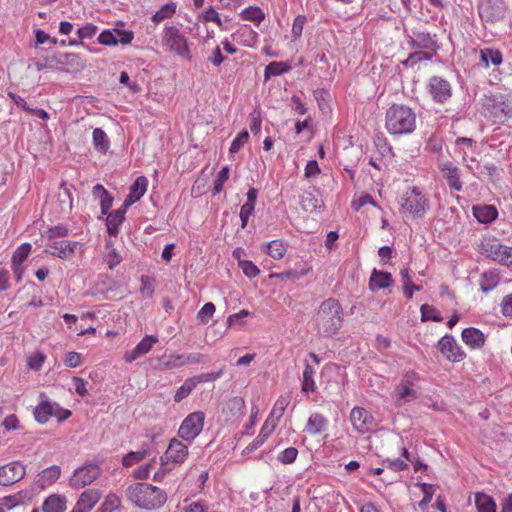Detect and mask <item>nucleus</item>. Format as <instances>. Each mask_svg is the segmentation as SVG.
I'll return each instance as SVG.
<instances>
[{
    "mask_svg": "<svg viewBox=\"0 0 512 512\" xmlns=\"http://www.w3.org/2000/svg\"><path fill=\"white\" fill-rule=\"evenodd\" d=\"M306 273H307L306 271L298 272V271L289 270V271H285V272H281V273H273L270 275V277L278 278L281 280L296 281V280H299L304 275H306Z\"/></svg>",
    "mask_w": 512,
    "mask_h": 512,
    "instance_id": "59",
    "label": "nucleus"
},
{
    "mask_svg": "<svg viewBox=\"0 0 512 512\" xmlns=\"http://www.w3.org/2000/svg\"><path fill=\"white\" fill-rule=\"evenodd\" d=\"M427 88L432 99L440 104L446 103L452 96L451 84L440 76H432Z\"/></svg>",
    "mask_w": 512,
    "mask_h": 512,
    "instance_id": "13",
    "label": "nucleus"
},
{
    "mask_svg": "<svg viewBox=\"0 0 512 512\" xmlns=\"http://www.w3.org/2000/svg\"><path fill=\"white\" fill-rule=\"evenodd\" d=\"M328 419L320 413H312L305 425L304 432L310 435H318L327 430Z\"/></svg>",
    "mask_w": 512,
    "mask_h": 512,
    "instance_id": "26",
    "label": "nucleus"
},
{
    "mask_svg": "<svg viewBox=\"0 0 512 512\" xmlns=\"http://www.w3.org/2000/svg\"><path fill=\"white\" fill-rule=\"evenodd\" d=\"M298 450L295 447H288L277 456V460L283 464H291L295 461Z\"/></svg>",
    "mask_w": 512,
    "mask_h": 512,
    "instance_id": "56",
    "label": "nucleus"
},
{
    "mask_svg": "<svg viewBox=\"0 0 512 512\" xmlns=\"http://www.w3.org/2000/svg\"><path fill=\"white\" fill-rule=\"evenodd\" d=\"M205 356L200 353L177 354L175 360H178L179 366L198 364L204 361Z\"/></svg>",
    "mask_w": 512,
    "mask_h": 512,
    "instance_id": "52",
    "label": "nucleus"
},
{
    "mask_svg": "<svg viewBox=\"0 0 512 512\" xmlns=\"http://www.w3.org/2000/svg\"><path fill=\"white\" fill-rule=\"evenodd\" d=\"M239 267L242 269L243 273L249 278H254L260 273L259 268L252 261L249 260H240Z\"/></svg>",
    "mask_w": 512,
    "mask_h": 512,
    "instance_id": "60",
    "label": "nucleus"
},
{
    "mask_svg": "<svg viewBox=\"0 0 512 512\" xmlns=\"http://www.w3.org/2000/svg\"><path fill=\"white\" fill-rule=\"evenodd\" d=\"M67 499L63 495L52 494L48 496L43 504V512H65Z\"/></svg>",
    "mask_w": 512,
    "mask_h": 512,
    "instance_id": "33",
    "label": "nucleus"
},
{
    "mask_svg": "<svg viewBox=\"0 0 512 512\" xmlns=\"http://www.w3.org/2000/svg\"><path fill=\"white\" fill-rule=\"evenodd\" d=\"M417 379L418 376L414 371L407 372L403 376L400 384L395 389L397 405H402L403 403L410 402L417 398V393L413 389L414 382Z\"/></svg>",
    "mask_w": 512,
    "mask_h": 512,
    "instance_id": "14",
    "label": "nucleus"
},
{
    "mask_svg": "<svg viewBox=\"0 0 512 512\" xmlns=\"http://www.w3.org/2000/svg\"><path fill=\"white\" fill-rule=\"evenodd\" d=\"M350 421L354 429L360 433H367L375 427L374 417L362 407H354L351 410Z\"/></svg>",
    "mask_w": 512,
    "mask_h": 512,
    "instance_id": "18",
    "label": "nucleus"
},
{
    "mask_svg": "<svg viewBox=\"0 0 512 512\" xmlns=\"http://www.w3.org/2000/svg\"><path fill=\"white\" fill-rule=\"evenodd\" d=\"M197 381L195 377H190L184 381V383L177 389L174 395V401L179 403L195 389Z\"/></svg>",
    "mask_w": 512,
    "mask_h": 512,
    "instance_id": "43",
    "label": "nucleus"
},
{
    "mask_svg": "<svg viewBox=\"0 0 512 512\" xmlns=\"http://www.w3.org/2000/svg\"><path fill=\"white\" fill-rule=\"evenodd\" d=\"M291 402V395L285 394L281 395L275 402L273 409L270 412V415L267 419H269V424L271 425L272 422H276V425L278 424L279 420L284 415V412Z\"/></svg>",
    "mask_w": 512,
    "mask_h": 512,
    "instance_id": "34",
    "label": "nucleus"
},
{
    "mask_svg": "<svg viewBox=\"0 0 512 512\" xmlns=\"http://www.w3.org/2000/svg\"><path fill=\"white\" fill-rule=\"evenodd\" d=\"M484 107L494 122H504L512 117L511 102L502 94L486 96Z\"/></svg>",
    "mask_w": 512,
    "mask_h": 512,
    "instance_id": "6",
    "label": "nucleus"
},
{
    "mask_svg": "<svg viewBox=\"0 0 512 512\" xmlns=\"http://www.w3.org/2000/svg\"><path fill=\"white\" fill-rule=\"evenodd\" d=\"M64 365L69 368H76L82 363V356L78 352H68L63 360Z\"/></svg>",
    "mask_w": 512,
    "mask_h": 512,
    "instance_id": "62",
    "label": "nucleus"
},
{
    "mask_svg": "<svg viewBox=\"0 0 512 512\" xmlns=\"http://www.w3.org/2000/svg\"><path fill=\"white\" fill-rule=\"evenodd\" d=\"M68 235V228L65 225H57L51 228H48L43 236L49 240H53L57 237H65Z\"/></svg>",
    "mask_w": 512,
    "mask_h": 512,
    "instance_id": "57",
    "label": "nucleus"
},
{
    "mask_svg": "<svg viewBox=\"0 0 512 512\" xmlns=\"http://www.w3.org/2000/svg\"><path fill=\"white\" fill-rule=\"evenodd\" d=\"M101 498L99 489H88L82 492L71 512H90Z\"/></svg>",
    "mask_w": 512,
    "mask_h": 512,
    "instance_id": "20",
    "label": "nucleus"
},
{
    "mask_svg": "<svg viewBox=\"0 0 512 512\" xmlns=\"http://www.w3.org/2000/svg\"><path fill=\"white\" fill-rule=\"evenodd\" d=\"M120 504V498L116 494L110 493L106 496L104 502L96 512H113Z\"/></svg>",
    "mask_w": 512,
    "mask_h": 512,
    "instance_id": "51",
    "label": "nucleus"
},
{
    "mask_svg": "<svg viewBox=\"0 0 512 512\" xmlns=\"http://www.w3.org/2000/svg\"><path fill=\"white\" fill-rule=\"evenodd\" d=\"M475 505L478 512H496L494 499L485 493H476Z\"/></svg>",
    "mask_w": 512,
    "mask_h": 512,
    "instance_id": "39",
    "label": "nucleus"
},
{
    "mask_svg": "<svg viewBox=\"0 0 512 512\" xmlns=\"http://www.w3.org/2000/svg\"><path fill=\"white\" fill-rule=\"evenodd\" d=\"M300 204L303 210L307 212H315L323 207V200L318 189L306 190L302 193Z\"/></svg>",
    "mask_w": 512,
    "mask_h": 512,
    "instance_id": "22",
    "label": "nucleus"
},
{
    "mask_svg": "<svg viewBox=\"0 0 512 512\" xmlns=\"http://www.w3.org/2000/svg\"><path fill=\"white\" fill-rule=\"evenodd\" d=\"M437 347L441 354L451 362H459L466 357L465 352L458 345L456 339L450 334L444 335L438 341Z\"/></svg>",
    "mask_w": 512,
    "mask_h": 512,
    "instance_id": "15",
    "label": "nucleus"
},
{
    "mask_svg": "<svg viewBox=\"0 0 512 512\" xmlns=\"http://www.w3.org/2000/svg\"><path fill=\"white\" fill-rule=\"evenodd\" d=\"M162 45L171 53L191 61L192 55L187 37L176 26L165 25L162 32Z\"/></svg>",
    "mask_w": 512,
    "mask_h": 512,
    "instance_id": "5",
    "label": "nucleus"
},
{
    "mask_svg": "<svg viewBox=\"0 0 512 512\" xmlns=\"http://www.w3.org/2000/svg\"><path fill=\"white\" fill-rule=\"evenodd\" d=\"M481 251L487 257L502 264L512 263V247L504 246L496 239H487L481 244Z\"/></svg>",
    "mask_w": 512,
    "mask_h": 512,
    "instance_id": "9",
    "label": "nucleus"
},
{
    "mask_svg": "<svg viewBox=\"0 0 512 512\" xmlns=\"http://www.w3.org/2000/svg\"><path fill=\"white\" fill-rule=\"evenodd\" d=\"M275 427L276 422H272L270 425L269 419H266L258 436L244 449L243 453H251L254 450L261 447L264 444V442L269 438L270 434L273 432Z\"/></svg>",
    "mask_w": 512,
    "mask_h": 512,
    "instance_id": "30",
    "label": "nucleus"
},
{
    "mask_svg": "<svg viewBox=\"0 0 512 512\" xmlns=\"http://www.w3.org/2000/svg\"><path fill=\"white\" fill-rule=\"evenodd\" d=\"M267 253L274 259H281L286 253V246L280 240H273L267 245Z\"/></svg>",
    "mask_w": 512,
    "mask_h": 512,
    "instance_id": "49",
    "label": "nucleus"
},
{
    "mask_svg": "<svg viewBox=\"0 0 512 512\" xmlns=\"http://www.w3.org/2000/svg\"><path fill=\"white\" fill-rule=\"evenodd\" d=\"M78 246H80V243L76 241L56 240L48 244L49 249H46L45 252L54 257L68 260L74 256Z\"/></svg>",
    "mask_w": 512,
    "mask_h": 512,
    "instance_id": "19",
    "label": "nucleus"
},
{
    "mask_svg": "<svg viewBox=\"0 0 512 512\" xmlns=\"http://www.w3.org/2000/svg\"><path fill=\"white\" fill-rule=\"evenodd\" d=\"M150 454V445L143 444L141 450L131 451L126 454L122 459V465L124 467H131L132 465L142 461L146 456Z\"/></svg>",
    "mask_w": 512,
    "mask_h": 512,
    "instance_id": "35",
    "label": "nucleus"
},
{
    "mask_svg": "<svg viewBox=\"0 0 512 512\" xmlns=\"http://www.w3.org/2000/svg\"><path fill=\"white\" fill-rule=\"evenodd\" d=\"M61 475V468L57 465H52L39 472L36 476V484L38 487L44 489L47 486L55 483Z\"/></svg>",
    "mask_w": 512,
    "mask_h": 512,
    "instance_id": "29",
    "label": "nucleus"
},
{
    "mask_svg": "<svg viewBox=\"0 0 512 512\" xmlns=\"http://www.w3.org/2000/svg\"><path fill=\"white\" fill-rule=\"evenodd\" d=\"M480 59L484 63L485 67H488L490 63L498 66L503 60L502 54L499 50L490 48L480 50Z\"/></svg>",
    "mask_w": 512,
    "mask_h": 512,
    "instance_id": "41",
    "label": "nucleus"
},
{
    "mask_svg": "<svg viewBox=\"0 0 512 512\" xmlns=\"http://www.w3.org/2000/svg\"><path fill=\"white\" fill-rule=\"evenodd\" d=\"M421 488H422V492H423L424 496L418 505H419V508L423 510L431 502L434 492H435V489L432 484H428V483L421 484Z\"/></svg>",
    "mask_w": 512,
    "mask_h": 512,
    "instance_id": "55",
    "label": "nucleus"
},
{
    "mask_svg": "<svg viewBox=\"0 0 512 512\" xmlns=\"http://www.w3.org/2000/svg\"><path fill=\"white\" fill-rule=\"evenodd\" d=\"M461 337L463 342L472 349H479L485 344L484 333L475 327L465 328L462 331Z\"/></svg>",
    "mask_w": 512,
    "mask_h": 512,
    "instance_id": "28",
    "label": "nucleus"
},
{
    "mask_svg": "<svg viewBox=\"0 0 512 512\" xmlns=\"http://www.w3.org/2000/svg\"><path fill=\"white\" fill-rule=\"evenodd\" d=\"M129 207L125 206L123 202L121 208L117 209L114 213L107 214L106 226L107 232L110 236H117L119 233V227L125 220V214Z\"/></svg>",
    "mask_w": 512,
    "mask_h": 512,
    "instance_id": "25",
    "label": "nucleus"
},
{
    "mask_svg": "<svg viewBox=\"0 0 512 512\" xmlns=\"http://www.w3.org/2000/svg\"><path fill=\"white\" fill-rule=\"evenodd\" d=\"M343 308L335 298L324 300L315 314V326L321 337L336 335L343 324Z\"/></svg>",
    "mask_w": 512,
    "mask_h": 512,
    "instance_id": "1",
    "label": "nucleus"
},
{
    "mask_svg": "<svg viewBox=\"0 0 512 512\" xmlns=\"http://www.w3.org/2000/svg\"><path fill=\"white\" fill-rule=\"evenodd\" d=\"M158 342V338L154 335H146L134 349L128 351L124 355V360L127 363H132L136 359L147 354L153 347L154 344Z\"/></svg>",
    "mask_w": 512,
    "mask_h": 512,
    "instance_id": "21",
    "label": "nucleus"
},
{
    "mask_svg": "<svg viewBox=\"0 0 512 512\" xmlns=\"http://www.w3.org/2000/svg\"><path fill=\"white\" fill-rule=\"evenodd\" d=\"M205 414L201 411L190 413L181 423L178 435L186 441H193L202 431Z\"/></svg>",
    "mask_w": 512,
    "mask_h": 512,
    "instance_id": "8",
    "label": "nucleus"
},
{
    "mask_svg": "<svg viewBox=\"0 0 512 512\" xmlns=\"http://www.w3.org/2000/svg\"><path fill=\"white\" fill-rule=\"evenodd\" d=\"M27 496L25 492H19L15 495L6 496L2 499V508L5 510H10L17 505H20L24 502V498Z\"/></svg>",
    "mask_w": 512,
    "mask_h": 512,
    "instance_id": "53",
    "label": "nucleus"
},
{
    "mask_svg": "<svg viewBox=\"0 0 512 512\" xmlns=\"http://www.w3.org/2000/svg\"><path fill=\"white\" fill-rule=\"evenodd\" d=\"M56 63L62 66H69L74 69H82L85 64L76 53H60L55 57Z\"/></svg>",
    "mask_w": 512,
    "mask_h": 512,
    "instance_id": "36",
    "label": "nucleus"
},
{
    "mask_svg": "<svg viewBox=\"0 0 512 512\" xmlns=\"http://www.w3.org/2000/svg\"><path fill=\"white\" fill-rule=\"evenodd\" d=\"M314 369L306 364L303 371L302 391L305 393L314 392L316 385L314 382Z\"/></svg>",
    "mask_w": 512,
    "mask_h": 512,
    "instance_id": "47",
    "label": "nucleus"
},
{
    "mask_svg": "<svg viewBox=\"0 0 512 512\" xmlns=\"http://www.w3.org/2000/svg\"><path fill=\"white\" fill-rule=\"evenodd\" d=\"M97 32V26L91 23H86L83 27L77 30V36L80 40L91 39Z\"/></svg>",
    "mask_w": 512,
    "mask_h": 512,
    "instance_id": "61",
    "label": "nucleus"
},
{
    "mask_svg": "<svg viewBox=\"0 0 512 512\" xmlns=\"http://www.w3.org/2000/svg\"><path fill=\"white\" fill-rule=\"evenodd\" d=\"M126 495L135 506L146 510L158 509L167 501V494L162 489L148 483H136L129 486Z\"/></svg>",
    "mask_w": 512,
    "mask_h": 512,
    "instance_id": "2",
    "label": "nucleus"
},
{
    "mask_svg": "<svg viewBox=\"0 0 512 512\" xmlns=\"http://www.w3.org/2000/svg\"><path fill=\"white\" fill-rule=\"evenodd\" d=\"M440 170L452 190L460 191L462 189L463 185L460 181V173L457 166L452 162L447 161L440 164Z\"/></svg>",
    "mask_w": 512,
    "mask_h": 512,
    "instance_id": "23",
    "label": "nucleus"
},
{
    "mask_svg": "<svg viewBox=\"0 0 512 512\" xmlns=\"http://www.w3.org/2000/svg\"><path fill=\"white\" fill-rule=\"evenodd\" d=\"M420 311L422 321L431 320L434 322H441L443 320V317L440 315V313L429 304H423L420 308Z\"/></svg>",
    "mask_w": 512,
    "mask_h": 512,
    "instance_id": "50",
    "label": "nucleus"
},
{
    "mask_svg": "<svg viewBox=\"0 0 512 512\" xmlns=\"http://www.w3.org/2000/svg\"><path fill=\"white\" fill-rule=\"evenodd\" d=\"M499 281L500 277L496 271H486L480 277V289L482 292L488 293L497 287Z\"/></svg>",
    "mask_w": 512,
    "mask_h": 512,
    "instance_id": "37",
    "label": "nucleus"
},
{
    "mask_svg": "<svg viewBox=\"0 0 512 512\" xmlns=\"http://www.w3.org/2000/svg\"><path fill=\"white\" fill-rule=\"evenodd\" d=\"M44 361L45 355L40 352H36L28 358L27 365L30 369L37 371L40 370Z\"/></svg>",
    "mask_w": 512,
    "mask_h": 512,
    "instance_id": "64",
    "label": "nucleus"
},
{
    "mask_svg": "<svg viewBox=\"0 0 512 512\" xmlns=\"http://www.w3.org/2000/svg\"><path fill=\"white\" fill-rule=\"evenodd\" d=\"M31 252V244L23 243L13 253L12 264L15 273L21 269L22 263L27 259Z\"/></svg>",
    "mask_w": 512,
    "mask_h": 512,
    "instance_id": "38",
    "label": "nucleus"
},
{
    "mask_svg": "<svg viewBox=\"0 0 512 512\" xmlns=\"http://www.w3.org/2000/svg\"><path fill=\"white\" fill-rule=\"evenodd\" d=\"M188 447L183 444L180 440L173 438L170 440L168 448L164 454L160 457L162 466L169 464H182L188 457Z\"/></svg>",
    "mask_w": 512,
    "mask_h": 512,
    "instance_id": "11",
    "label": "nucleus"
},
{
    "mask_svg": "<svg viewBox=\"0 0 512 512\" xmlns=\"http://www.w3.org/2000/svg\"><path fill=\"white\" fill-rule=\"evenodd\" d=\"M241 17L245 20H249L255 22L256 24H260L264 20V13L257 6H249L241 11Z\"/></svg>",
    "mask_w": 512,
    "mask_h": 512,
    "instance_id": "48",
    "label": "nucleus"
},
{
    "mask_svg": "<svg viewBox=\"0 0 512 512\" xmlns=\"http://www.w3.org/2000/svg\"><path fill=\"white\" fill-rule=\"evenodd\" d=\"M92 195L95 199L99 200L101 206V214L107 215L109 209L113 204V197L108 193V191L101 184H96L93 187Z\"/></svg>",
    "mask_w": 512,
    "mask_h": 512,
    "instance_id": "32",
    "label": "nucleus"
},
{
    "mask_svg": "<svg viewBox=\"0 0 512 512\" xmlns=\"http://www.w3.org/2000/svg\"><path fill=\"white\" fill-rule=\"evenodd\" d=\"M473 215L478 222L488 224L498 217V211L493 205H480L473 207Z\"/></svg>",
    "mask_w": 512,
    "mask_h": 512,
    "instance_id": "31",
    "label": "nucleus"
},
{
    "mask_svg": "<svg viewBox=\"0 0 512 512\" xmlns=\"http://www.w3.org/2000/svg\"><path fill=\"white\" fill-rule=\"evenodd\" d=\"M25 466L20 461H12L0 467V485L9 486L24 478Z\"/></svg>",
    "mask_w": 512,
    "mask_h": 512,
    "instance_id": "16",
    "label": "nucleus"
},
{
    "mask_svg": "<svg viewBox=\"0 0 512 512\" xmlns=\"http://www.w3.org/2000/svg\"><path fill=\"white\" fill-rule=\"evenodd\" d=\"M176 12V4L171 2L164 4L159 10H157L153 16L152 21L158 24L165 19L171 18Z\"/></svg>",
    "mask_w": 512,
    "mask_h": 512,
    "instance_id": "46",
    "label": "nucleus"
},
{
    "mask_svg": "<svg viewBox=\"0 0 512 512\" xmlns=\"http://www.w3.org/2000/svg\"><path fill=\"white\" fill-rule=\"evenodd\" d=\"M215 305L212 302H208L203 305L197 314V318L202 323H207L208 320L213 316L215 312Z\"/></svg>",
    "mask_w": 512,
    "mask_h": 512,
    "instance_id": "58",
    "label": "nucleus"
},
{
    "mask_svg": "<svg viewBox=\"0 0 512 512\" xmlns=\"http://www.w3.org/2000/svg\"><path fill=\"white\" fill-rule=\"evenodd\" d=\"M147 187L148 179L145 176L137 177L132 186L130 187V192L128 196L124 200L125 206L130 207L134 203L139 201L145 194Z\"/></svg>",
    "mask_w": 512,
    "mask_h": 512,
    "instance_id": "24",
    "label": "nucleus"
},
{
    "mask_svg": "<svg viewBox=\"0 0 512 512\" xmlns=\"http://www.w3.org/2000/svg\"><path fill=\"white\" fill-rule=\"evenodd\" d=\"M101 474V467L93 462H86L77 468L70 478V486L81 489L93 483Z\"/></svg>",
    "mask_w": 512,
    "mask_h": 512,
    "instance_id": "7",
    "label": "nucleus"
},
{
    "mask_svg": "<svg viewBox=\"0 0 512 512\" xmlns=\"http://www.w3.org/2000/svg\"><path fill=\"white\" fill-rule=\"evenodd\" d=\"M229 167L228 166H225L223 167L217 174L215 180H214V187H213V190H212V193L213 195H217L219 194L222 189H223V185L224 183L228 180L229 178Z\"/></svg>",
    "mask_w": 512,
    "mask_h": 512,
    "instance_id": "54",
    "label": "nucleus"
},
{
    "mask_svg": "<svg viewBox=\"0 0 512 512\" xmlns=\"http://www.w3.org/2000/svg\"><path fill=\"white\" fill-rule=\"evenodd\" d=\"M412 36H407V43L413 50H428L436 53L440 48L436 34L414 29Z\"/></svg>",
    "mask_w": 512,
    "mask_h": 512,
    "instance_id": "10",
    "label": "nucleus"
},
{
    "mask_svg": "<svg viewBox=\"0 0 512 512\" xmlns=\"http://www.w3.org/2000/svg\"><path fill=\"white\" fill-rule=\"evenodd\" d=\"M70 415L69 410L61 409L58 404L49 401H41L34 409L35 419L41 424L46 423L52 416H56L59 421H63Z\"/></svg>",
    "mask_w": 512,
    "mask_h": 512,
    "instance_id": "12",
    "label": "nucleus"
},
{
    "mask_svg": "<svg viewBox=\"0 0 512 512\" xmlns=\"http://www.w3.org/2000/svg\"><path fill=\"white\" fill-rule=\"evenodd\" d=\"M291 70V66L282 61H273L269 63L264 71V78L268 80L271 76H279L284 73H287Z\"/></svg>",
    "mask_w": 512,
    "mask_h": 512,
    "instance_id": "40",
    "label": "nucleus"
},
{
    "mask_svg": "<svg viewBox=\"0 0 512 512\" xmlns=\"http://www.w3.org/2000/svg\"><path fill=\"white\" fill-rule=\"evenodd\" d=\"M93 144L95 149L101 153H105L110 146L107 134L101 128H95L92 133Z\"/></svg>",
    "mask_w": 512,
    "mask_h": 512,
    "instance_id": "42",
    "label": "nucleus"
},
{
    "mask_svg": "<svg viewBox=\"0 0 512 512\" xmlns=\"http://www.w3.org/2000/svg\"><path fill=\"white\" fill-rule=\"evenodd\" d=\"M134 34L132 31L120 29H106L98 36V42L105 46H115L117 44L127 45L132 42Z\"/></svg>",
    "mask_w": 512,
    "mask_h": 512,
    "instance_id": "17",
    "label": "nucleus"
},
{
    "mask_svg": "<svg viewBox=\"0 0 512 512\" xmlns=\"http://www.w3.org/2000/svg\"><path fill=\"white\" fill-rule=\"evenodd\" d=\"M249 138V134L247 131H242L238 134V136L232 141L230 146V153L234 154L237 153L242 146L247 142Z\"/></svg>",
    "mask_w": 512,
    "mask_h": 512,
    "instance_id": "63",
    "label": "nucleus"
},
{
    "mask_svg": "<svg viewBox=\"0 0 512 512\" xmlns=\"http://www.w3.org/2000/svg\"><path fill=\"white\" fill-rule=\"evenodd\" d=\"M480 15L486 21L494 22L503 18L504 12L500 6L489 3L482 8Z\"/></svg>",
    "mask_w": 512,
    "mask_h": 512,
    "instance_id": "44",
    "label": "nucleus"
},
{
    "mask_svg": "<svg viewBox=\"0 0 512 512\" xmlns=\"http://www.w3.org/2000/svg\"><path fill=\"white\" fill-rule=\"evenodd\" d=\"M394 283L391 273L374 269L369 279L371 291H377L390 287Z\"/></svg>",
    "mask_w": 512,
    "mask_h": 512,
    "instance_id": "27",
    "label": "nucleus"
},
{
    "mask_svg": "<svg viewBox=\"0 0 512 512\" xmlns=\"http://www.w3.org/2000/svg\"><path fill=\"white\" fill-rule=\"evenodd\" d=\"M430 209L428 197L414 186L409 188L401 197L400 213L412 219H422Z\"/></svg>",
    "mask_w": 512,
    "mask_h": 512,
    "instance_id": "4",
    "label": "nucleus"
},
{
    "mask_svg": "<svg viewBox=\"0 0 512 512\" xmlns=\"http://www.w3.org/2000/svg\"><path fill=\"white\" fill-rule=\"evenodd\" d=\"M385 127L392 135H406L416 128V114L407 105L393 104L387 111Z\"/></svg>",
    "mask_w": 512,
    "mask_h": 512,
    "instance_id": "3",
    "label": "nucleus"
},
{
    "mask_svg": "<svg viewBox=\"0 0 512 512\" xmlns=\"http://www.w3.org/2000/svg\"><path fill=\"white\" fill-rule=\"evenodd\" d=\"M256 36V33L253 31V29L248 26L244 25L240 27L235 33L232 34V37L237 40L241 41L247 46H250L251 43L254 41Z\"/></svg>",
    "mask_w": 512,
    "mask_h": 512,
    "instance_id": "45",
    "label": "nucleus"
}]
</instances>
